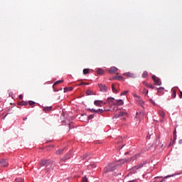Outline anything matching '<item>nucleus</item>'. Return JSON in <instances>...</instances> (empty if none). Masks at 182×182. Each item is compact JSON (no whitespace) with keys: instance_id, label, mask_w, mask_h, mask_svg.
Masks as SVG:
<instances>
[{"instance_id":"1","label":"nucleus","mask_w":182,"mask_h":182,"mask_svg":"<svg viewBox=\"0 0 182 182\" xmlns=\"http://www.w3.org/2000/svg\"><path fill=\"white\" fill-rule=\"evenodd\" d=\"M116 165L114 164H111L108 166H107L104 168V174H107V173H112L116 170Z\"/></svg>"},{"instance_id":"2","label":"nucleus","mask_w":182,"mask_h":182,"mask_svg":"<svg viewBox=\"0 0 182 182\" xmlns=\"http://www.w3.org/2000/svg\"><path fill=\"white\" fill-rule=\"evenodd\" d=\"M46 170L47 171V173H52V171L53 170V164L51 162H49L46 166Z\"/></svg>"},{"instance_id":"3","label":"nucleus","mask_w":182,"mask_h":182,"mask_svg":"<svg viewBox=\"0 0 182 182\" xmlns=\"http://www.w3.org/2000/svg\"><path fill=\"white\" fill-rule=\"evenodd\" d=\"M152 79L157 86H160L161 85V81L160 80V78L156 77V75L152 76Z\"/></svg>"},{"instance_id":"4","label":"nucleus","mask_w":182,"mask_h":182,"mask_svg":"<svg viewBox=\"0 0 182 182\" xmlns=\"http://www.w3.org/2000/svg\"><path fill=\"white\" fill-rule=\"evenodd\" d=\"M98 86L100 89V92H107V87L106 86V85H103V84H98Z\"/></svg>"},{"instance_id":"5","label":"nucleus","mask_w":182,"mask_h":182,"mask_svg":"<svg viewBox=\"0 0 182 182\" xmlns=\"http://www.w3.org/2000/svg\"><path fill=\"white\" fill-rule=\"evenodd\" d=\"M0 164H1V167H8V166H9V163L6 159H1V161H0Z\"/></svg>"},{"instance_id":"6","label":"nucleus","mask_w":182,"mask_h":182,"mask_svg":"<svg viewBox=\"0 0 182 182\" xmlns=\"http://www.w3.org/2000/svg\"><path fill=\"white\" fill-rule=\"evenodd\" d=\"M107 102H108L109 106H113V105H116V102H114V98H113V97H109L107 99Z\"/></svg>"},{"instance_id":"7","label":"nucleus","mask_w":182,"mask_h":182,"mask_svg":"<svg viewBox=\"0 0 182 182\" xmlns=\"http://www.w3.org/2000/svg\"><path fill=\"white\" fill-rule=\"evenodd\" d=\"M94 105L97 106L98 107H102V105H103V101L102 100H95Z\"/></svg>"},{"instance_id":"8","label":"nucleus","mask_w":182,"mask_h":182,"mask_svg":"<svg viewBox=\"0 0 182 182\" xmlns=\"http://www.w3.org/2000/svg\"><path fill=\"white\" fill-rule=\"evenodd\" d=\"M140 156L139 154H136L134 156H132L129 159H127V161H134L136 159H139V156Z\"/></svg>"},{"instance_id":"9","label":"nucleus","mask_w":182,"mask_h":182,"mask_svg":"<svg viewBox=\"0 0 182 182\" xmlns=\"http://www.w3.org/2000/svg\"><path fill=\"white\" fill-rule=\"evenodd\" d=\"M50 162H51V161H49L43 159V160L41 161L40 164H41V166L42 167H43V166H48V163H50Z\"/></svg>"},{"instance_id":"10","label":"nucleus","mask_w":182,"mask_h":182,"mask_svg":"<svg viewBox=\"0 0 182 182\" xmlns=\"http://www.w3.org/2000/svg\"><path fill=\"white\" fill-rule=\"evenodd\" d=\"M117 72V68L116 67H111L110 69L109 70V73H115Z\"/></svg>"},{"instance_id":"11","label":"nucleus","mask_w":182,"mask_h":182,"mask_svg":"<svg viewBox=\"0 0 182 182\" xmlns=\"http://www.w3.org/2000/svg\"><path fill=\"white\" fill-rule=\"evenodd\" d=\"M136 101L139 105H140L143 107V105H144V102H143V100L139 97V98H136Z\"/></svg>"},{"instance_id":"12","label":"nucleus","mask_w":182,"mask_h":182,"mask_svg":"<svg viewBox=\"0 0 182 182\" xmlns=\"http://www.w3.org/2000/svg\"><path fill=\"white\" fill-rule=\"evenodd\" d=\"M116 102H115V103L118 106H123V105H124V102L122 101V100H117Z\"/></svg>"},{"instance_id":"13","label":"nucleus","mask_w":182,"mask_h":182,"mask_svg":"<svg viewBox=\"0 0 182 182\" xmlns=\"http://www.w3.org/2000/svg\"><path fill=\"white\" fill-rule=\"evenodd\" d=\"M26 105H28V102L26 101H21L18 102V106H26Z\"/></svg>"},{"instance_id":"14","label":"nucleus","mask_w":182,"mask_h":182,"mask_svg":"<svg viewBox=\"0 0 182 182\" xmlns=\"http://www.w3.org/2000/svg\"><path fill=\"white\" fill-rule=\"evenodd\" d=\"M73 90V87H65L64 88V93H66V92H72Z\"/></svg>"},{"instance_id":"15","label":"nucleus","mask_w":182,"mask_h":182,"mask_svg":"<svg viewBox=\"0 0 182 182\" xmlns=\"http://www.w3.org/2000/svg\"><path fill=\"white\" fill-rule=\"evenodd\" d=\"M52 110V107H46L43 108V111L46 112V113H48V112H50Z\"/></svg>"},{"instance_id":"16","label":"nucleus","mask_w":182,"mask_h":182,"mask_svg":"<svg viewBox=\"0 0 182 182\" xmlns=\"http://www.w3.org/2000/svg\"><path fill=\"white\" fill-rule=\"evenodd\" d=\"M97 75H104L105 74V70L102 68H99L97 71Z\"/></svg>"},{"instance_id":"17","label":"nucleus","mask_w":182,"mask_h":182,"mask_svg":"<svg viewBox=\"0 0 182 182\" xmlns=\"http://www.w3.org/2000/svg\"><path fill=\"white\" fill-rule=\"evenodd\" d=\"M70 159V155L67 154L64 158L61 159V161H66V160H69Z\"/></svg>"},{"instance_id":"18","label":"nucleus","mask_w":182,"mask_h":182,"mask_svg":"<svg viewBox=\"0 0 182 182\" xmlns=\"http://www.w3.org/2000/svg\"><path fill=\"white\" fill-rule=\"evenodd\" d=\"M125 76H127V77H135L134 74L132 73H125Z\"/></svg>"},{"instance_id":"19","label":"nucleus","mask_w":182,"mask_h":182,"mask_svg":"<svg viewBox=\"0 0 182 182\" xmlns=\"http://www.w3.org/2000/svg\"><path fill=\"white\" fill-rule=\"evenodd\" d=\"M60 83H63V80L55 82L53 85V89H55V86H56V85H60Z\"/></svg>"},{"instance_id":"20","label":"nucleus","mask_w":182,"mask_h":182,"mask_svg":"<svg viewBox=\"0 0 182 182\" xmlns=\"http://www.w3.org/2000/svg\"><path fill=\"white\" fill-rule=\"evenodd\" d=\"M172 97L173 99H176V97L177 96V94L176 93V90L172 89Z\"/></svg>"},{"instance_id":"21","label":"nucleus","mask_w":182,"mask_h":182,"mask_svg":"<svg viewBox=\"0 0 182 182\" xmlns=\"http://www.w3.org/2000/svg\"><path fill=\"white\" fill-rule=\"evenodd\" d=\"M103 112H106V109H104V110L102 109H96V113H98V114H102Z\"/></svg>"},{"instance_id":"22","label":"nucleus","mask_w":182,"mask_h":182,"mask_svg":"<svg viewBox=\"0 0 182 182\" xmlns=\"http://www.w3.org/2000/svg\"><path fill=\"white\" fill-rule=\"evenodd\" d=\"M149 76V73L147 71H144V73H142V77L146 78L148 77Z\"/></svg>"},{"instance_id":"23","label":"nucleus","mask_w":182,"mask_h":182,"mask_svg":"<svg viewBox=\"0 0 182 182\" xmlns=\"http://www.w3.org/2000/svg\"><path fill=\"white\" fill-rule=\"evenodd\" d=\"M122 116H127V113L124 112H120L119 117H122Z\"/></svg>"},{"instance_id":"24","label":"nucleus","mask_w":182,"mask_h":182,"mask_svg":"<svg viewBox=\"0 0 182 182\" xmlns=\"http://www.w3.org/2000/svg\"><path fill=\"white\" fill-rule=\"evenodd\" d=\"M112 92H114V93H117V90L114 87V84L112 85Z\"/></svg>"},{"instance_id":"25","label":"nucleus","mask_w":182,"mask_h":182,"mask_svg":"<svg viewBox=\"0 0 182 182\" xmlns=\"http://www.w3.org/2000/svg\"><path fill=\"white\" fill-rule=\"evenodd\" d=\"M141 167H143V164H141L136 166H134V168H135L136 170H138V168H141Z\"/></svg>"},{"instance_id":"26","label":"nucleus","mask_w":182,"mask_h":182,"mask_svg":"<svg viewBox=\"0 0 182 182\" xmlns=\"http://www.w3.org/2000/svg\"><path fill=\"white\" fill-rule=\"evenodd\" d=\"M63 153V149H59L56 151V154H62Z\"/></svg>"},{"instance_id":"27","label":"nucleus","mask_w":182,"mask_h":182,"mask_svg":"<svg viewBox=\"0 0 182 182\" xmlns=\"http://www.w3.org/2000/svg\"><path fill=\"white\" fill-rule=\"evenodd\" d=\"M164 90V88L159 87V88H158V93H163Z\"/></svg>"},{"instance_id":"28","label":"nucleus","mask_w":182,"mask_h":182,"mask_svg":"<svg viewBox=\"0 0 182 182\" xmlns=\"http://www.w3.org/2000/svg\"><path fill=\"white\" fill-rule=\"evenodd\" d=\"M129 93L128 90H126L120 94V96H124Z\"/></svg>"},{"instance_id":"29","label":"nucleus","mask_w":182,"mask_h":182,"mask_svg":"<svg viewBox=\"0 0 182 182\" xmlns=\"http://www.w3.org/2000/svg\"><path fill=\"white\" fill-rule=\"evenodd\" d=\"M89 73V69H84L83 70V75H87Z\"/></svg>"},{"instance_id":"30","label":"nucleus","mask_w":182,"mask_h":182,"mask_svg":"<svg viewBox=\"0 0 182 182\" xmlns=\"http://www.w3.org/2000/svg\"><path fill=\"white\" fill-rule=\"evenodd\" d=\"M88 110H89V112H90L91 113H96V112H97V111H96V109H88Z\"/></svg>"},{"instance_id":"31","label":"nucleus","mask_w":182,"mask_h":182,"mask_svg":"<svg viewBox=\"0 0 182 182\" xmlns=\"http://www.w3.org/2000/svg\"><path fill=\"white\" fill-rule=\"evenodd\" d=\"M159 114L161 117H165L166 116V113H164V112H159Z\"/></svg>"},{"instance_id":"32","label":"nucleus","mask_w":182,"mask_h":182,"mask_svg":"<svg viewBox=\"0 0 182 182\" xmlns=\"http://www.w3.org/2000/svg\"><path fill=\"white\" fill-rule=\"evenodd\" d=\"M15 182H23V179H22V178H16Z\"/></svg>"},{"instance_id":"33","label":"nucleus","mask_w":182,"mask_h":182,"mask_svg":"<svg viewBox=\"0 0 182 182\" xmlns=\"http://www.w3.org/2000/svg\"><path fill=\"white\" fill-rule=\"evenodd\" d=\"M28 104H29L30 106H33V105H35V102H33V101H29V102H28Z\"/></svg>"},{"instance_id":"34","label":"nucleus","mask_w":182,"mask_h":182,"mask_svg":"<svg viewBox=\"0 0 182 182\" xmlns=\"http://www.w3.org/2000/svg\"><path fill=\"white\" fill-rule=\"evenodd\" d=\"M86 95H87V96H90V95H92V91L90 90L86 91Z\"/></svg>"},{"instance_id":"35","label":"nucleus","mask_w":182,"mask_h":182,"mask_svg":"<svg viewBox=\"0 0 182 182\" xmlns=\"http://www.w3.org/2000/svg\"><path fill=\"white\" fill-rule=\"evenodd\" d=\"M82 182H87V178L86 176L82 178Z\"/></svg>"},{"instance_id":"36","label":"nucleus","mask_w":182,"mask_h":182,"mask_svg":"<svg viewBox=\"0 0 182 182\" xmlns=\"http://www.w3.org/2000/svg\"><path fill=\"white\" fill-rule=\"evenodd\" d=\"M143 85H144L145 86H146V87H149V83H147L146 81H144L143 82Z\"/></svg>"},{"instance_id":"37","label":"nucleus","mask_w":182,"mask_h":182,"mask_svg":"<svg viewBox=\"0 0 182 182\" xmlns=\"http://www.w3.org/2000/svg\"><path fill=\"white\" fill-rule=\"evenodd\" d=\"M148 87H150V89H154V86L153 85L149 84Z\"/></svg>"},{"instance_id":"38","label":"nucleus","mask_w":182,"mask_h":182,"mask_svg":"<svg viewBox=\"0 0 182 182\" xmlns=\"http://www.w3.org/2000/svg\"><path fill=\"white\" fill-rule=\"evenodd\" d=\"M168 177H171V176H165L164 180H162L161 182L164 181V180H166V178H168Z\"/></svg>"},{"instance_id":"39","label":"nucleus","mask_w":182,"mask_h":182,"mask_svg":"<svg viewBox=\"0 0 182 182\" xmlns=\"http://www.w3.org/2000/svg\"><path fill=\"white\" fill-rule=\"evenodd\" d=\"M180 95H179V98L182 99V92L181 90H179Z\"/></svg>"},{"instance_id":"40","label":"nucleus","mask_w":182,"mask_h":182,"mask_svg":"<svg viewBox=\"0 0 182 182\" xmlns=\"http://www.w3.org/2000/svg\"><path fill=\"white\" fill-rule=\"evenodd\" d=\"M90 167H92V168H95L96 165L94 164H92L90 165Z\"/></svg>"},{"instance_id":"41","label":"nucleus","mask_w":182,"mask_h":182,"mask_svg":"<svg viewBox=\"0 0 182 182\" xmlns=\"http://www.w3.org/2000/svg\"><path fill=\"white\" fill-rule=\"evenodd\" d=\"M134 97H136V99H138V98H139V97H140V96H139V95H137L134 94Z\"/></svg>"},{"instance_id":"42","label":"nucleus","mask_w":182,"mask_h":182,"mask_svg":"<svg viewBox=\"0 0 182 182\" xmlns=\"http://www.w3.org/2000/svg\"><path fill=\"white\" fill-rule=\"evenodd\" d=\"M88 117H89V119H93V117H95V115L91 114Z\"/></svg>"},{"instance_id":"43","label":"nucleus","mask_w":182,"mask_h":182,"mask_svg":"<svg viewBox=\"0 0 182 182\" xmlns=\"http://www.w3.org/2000/svg\"><path fill=\"white\" fill-rule=\"evenodd\" d=\"M144 92H146V95H149V90H146V88L144 89Z\"/></svg>"},{"instance_id":"44","label":"nucleus","mask_w":182,"mask_h":182,"mask_svg":"<svg viewBox=\"0 0 182 182\" xmlns=\"http://www.w3.org/2000/svg\"><path fill=\"white\" fill-rule=\"evenodd\" d=\"M18 97H19V99H23V95H20Z\"/></svg>"},{"instance_id":"45","label":"nucleus","mask_w":182,"mask_h":182,"mask_svg":"<svg viewBox=\"0 0 182 182\" xmlns=\"http://www.w3.org/2000/svg\"><path fill=\"white\" fill-rule=\"evenodd\" d=\"M178 144H182V139H179Z\"/></svg>"},{"instance_id":"46","label":"nucleus","mask_w":182,"mask_h":182,"mask_svg":"<svg viewBox=\"0 0 182 182\" xmlns=\"http://www.w3.org/2000/svg\"><path fill=\"white\" fill-rule=\"evenodd\" d=\"M82 85H85V82H81L80 84L78 85V86H82Z\"/></svg>"},{"instance_id":"47","label":"nucleus","mask_w":182,"mask_h":182,"mask_svg":"<svg viewBox=\"0 0 182 182\" xmlns=\"http://www.w3.org/2000/svg\"><path fill=\"white\" fill-rule=\"evenodd\" d=\"M173 139L176 140V139H177V135H173Z\"/></svg>"},{"instance_id":"48","label":"nucleus","mask_w":182,"mask_h":182,"mask_svg":"<svg viewBox=\"0 0 182 182\" xmlns=\"http://www.w3.org/2000/svg\"><path fill=\"white\" fill-rule=\"evenodd\" d=\"M176 130L173 132V136H177L176 134Z\"/></svg>"},{"instance_id":"49","label":"nucleus","mask_w":182,"mask_h":182,"mask_svg":"<svg viewBox=\"0 0 182 182\" xmlns=\"http://www.w3.org/2000/svg\"><path fill=\"white\" fill-rule=\"evenodd\" d=\"M151 103H153V105H155L154 101H153V100H151Z\"/></svg>"},{"instance_id":"50","label":"nucleus","mask_w":182,"mask_h":182,"mask_svg":"<svg viewBox=\"0 0 182 182\" xmlns=\"http://www.w3.org/2000/svg\"><path fill=\"white\" fill-rule=\"evenodd\" d=\"M118 79H123V77L119 76V77H118Z\"/></svg>"},{"instance_id":"51","label":"nucleus","mask_w":182,"mask_h":182,"mask_svg":"<svg viewBox=\"0 0 182 182\" xmlns=\"http://www.w3.org/2000/svg\"><path fill=\"white\" fill-rule=\"evenodd\" d=\"M28 117L23 118V120H27Z\"/></svg>"},{"instance_id":"52","label":"nucleus","mask_w":182,"mask_h":182,"mask_svg":"<svg viewBox=\"0 0 182 182\" xmlns=\"http://www.w3.org/2000/svg\"><path fill=\"white\" fill-rule=\"evenodd\" d=\"M84 85H89V83H86V82H85V84Z\"/></svg>"},{"instance_id":"53","label":"nucleus","mask_w":182,"mask_h":182,"mask_svg":"<svg viewBox=\"0 0 182 182\" xmlns=\"http://www.w3.org/2000/svg\"><path fill=\"white\" fill-rule=\"evenodd\" d=\"M102 104H103V105H106V102H103Z\"/></svg>"},{"instance_id":"54","label":"nucleus","mask_w":182,"mask_h":182,"mask_svg":"<svg viewBox=\"0 0 182 182\" xmlns=\"http://www.w3.org/2000/svg\"><path fill=\"white\" fill-rule=\"evenodd\" d=\"M55 92H58V90H55Z\"/></svg>"},{"instance_id":"55","label":"nucleus","mask_w":182,"mask_h":182,"mask_svg":"<svg viewBox=\"0 0 182 182\" xmlns=\"http://www.w3.org/2000/svg\"><path fill=\"white\" fill-rule=\"evenodd\" d=\"M123 120H126V118H123Z\"/></svg>"},{"instance_id":"56","label":"nucleus","mask_w":182,"mask_h":182,"mask_svg":"<svg viewBox=\"0 0 182 182\" xmlns=\"http://www.w3.org/2000/svg\"><path fill=\"white\" fill-rule=\"evenodd\" d=\"M87 157V155H85V158Z\"/></svg>"},{"instance_id":"57","label":"nucleus","mask_w":182,"mask_h":182,"mask_svg":"<svg viewBox=\"0 0 182 182\" xmlns=\"http://www.w3.org/2000/svg\"><path fill=\"white\" fill-rule=\"evenodd\" d=\"M125 154H128V152L125 153Z\"/></svg>"}]
</instances>
